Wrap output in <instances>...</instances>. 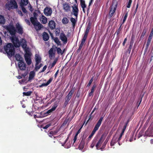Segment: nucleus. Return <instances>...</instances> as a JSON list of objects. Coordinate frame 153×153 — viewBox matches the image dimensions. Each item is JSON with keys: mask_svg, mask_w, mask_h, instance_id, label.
<instances>
[{"mask_svg": "<svg viewBox=\"0 0 153 153\" xmlns=\"http://www.w3.org/2000/svg\"><path fill=\"white\" fill-rule=\"evenodd\" d=\"M15 46L11 43H8L4 46V49L8 57H11L15 53Z\"/></svg>", "mask_w": 153, "mask_h": 153, "instance_id": "1", "label": "nucleus"}, {"mask_svg": "<svg viewBox=\"0 0 153 153\" xmlns=\"http://www.w3.org/2000/svg\"><path fill=\"white\" fill-rule=\"evenodd\" d=\"M103 119V117H101L98 121L97 122V124L95 125L93 130L92 131L91 134L88 137V139L90 140L93 136L95 133L96 132L98 129L99 127L100 126L102 122Z\"/></svg>", "mask_w": 153, "mask_h": 153, "instance_id": "2", "label": "nucleus"}, {"mask_svg": "<svg viewBox=\"0 0 153 153\" xmlns=\"http://www.w3.org/2000/svg\"><path fill=\"white\" fill-rule=\"evenodd\" d=\"M5 6L9 10L17 8L18 7L17 3L15 0H11L9 3L8 2L6 4Z\"/></svg>", "mask_w": 153, "mask_h": 153, "instance_id": "3", "label": "nucleus"}, {"mask_svg": "<svg viewBox=\"0 0 153 153\" xmlns=\"http://www.w3.org/2000/svg\"><path fill=\"white\" fill-rule=\"evenodd\" d=\"M10 39L13 44V45L16 48L19 47L21 45V42H20L19 39L15 36H12L10 37Z\"/></svg>", "mask_w": 153, "mask_h": 153, "instance_id": "4", "label": "nucleus"}, {"mask_svg": "<svg viewBox=\"0 0 153 153\" xmlns=\"http://www.w3.org/2000/svg\"><path fill=\"white\" fill-rule=\"evenodd\" d=\"M72 8L71 14H73L76 17V18L77 21L78 16L79 14V10L78 7V5L76 4H74L72 7Z\"/></svg>", "mask_w": 153, "mask_h": 153, "instance_id": "5", "label": "nucleus"}, {"mask_svg": "<svg viewBox=\"0 0 153 153\" xmlns=\"http://www.w3.org/2000/svg\"><path fill=\"white\" fill-rule=\"evenodd\" d=\"M117 5V3H116L115 4H113L112 6L110 7V10L109 13V17H110V18H111L113 16L116 10Z\"/></svg>", "mask_w": 153, "mask_h": 153, "instance_id": "6", "label": "nucleus"}, {"mask_svg": "<svg viewBox=\"0 0 153 153\" xmlns=\"http://www.w3.org/2000/svg\"><path fill=\"white\" fill-rule=\"evenodd\" d=\"M6 28L12 36H15L16 32V30L13 26H7Z\"/></svg>", "mask_w": 153, "mask_h": 153, "instance_id": "7", "label": "nucleus"}, {"mask_svg": "<svg viewBox=\"0 0 153 153\" xmlns=\"http://www.w3.org/2000/svg\"><path fill=\"white\" fill-rule=\"evenodd\" d=\"M25 58L26 62L28 65H30L32 61L30 58V55L29 53H26L25 55Z\"/></svg>", "mask_w": 153, "mask_h": 153, "instance_id": "8", "label": "nucleus"}, {"mask_svg": "<svg viewBox=\"0 0 153 153\" xmlns=\"http://www.w3.org/2000/svg\"><path fill=\"white\" fill-rule=\"evenodd\" d=\"M59 38L64 44H66L67 43L68 41L67 37L63 31L60 34Z\"/></svg>", "mask_w": 153, "mask_h": 153, "instance_id": "9", "label": "nucleus"}, {"mask_svg": "<svg viewBox=\"0 0 153 153\" xmlns=\"http://www.w3.org/2000/svg\"><path fill=\"white\" fill-rule=\"evenodd\" d=\"M144 136H147L149 137L153 136V129L149 127L145 132Z\"/></svg>", "mask_w": 153, "mask_h": 153, "instance_id": "10", "label": "nucleus"}, {"mask_svg": "<svg viewBox=\"0 0 153 153\" xmlns=\"http://www.w3.org/2000/svg\"><path fill=\"white\" fill-rule=\"evenodd\" d=\"M18 65L19 68L21 71H23L26 70V65L23 61L21 62H19Z\"/></svg>", "mask_w": 153, "mask_h": 153, "instance_id": "11", "label": "nucleus"}, {"mask_svg": "<svg viewBox=\"0 0 153 153\" xmlns=\"http://www.w3.org/2000/svg\"><path fill=\"white\" fill-rule=\"evenodd\" d=\"M44 12L46 16H50L51 14L52 10L51 8L47 7L44 9Z\"/></svg>", "mask_w": 153, "mask_h": 153, "instance_id": "12", "label": "nucleus"}, {"mask_svg": "<svg viewBox=\"0 0 153 153\" xmlns=\"http://www.w3.org/2000/svg\"><path fill=\"white\" fill-rule=\"evenodd\" d=\"M17 32L20 34H22L23 33V28L21 25L19 23H17L16 25Z\"/></svg>", "mask_w": 153, "mask_h": 153, "instance_id": "13", "label": "nucleus"}, {"mask_svg": "<svg viewBox=\"0 0 153 153\" xmlns=\"http://www.w3.org/2000/svg\"><path fill=\"white\" fill-rule=\"evenodd\" d=\"M63 9L65 12H68L70 11L71 7L70 4L67 2H65L63 4Z\"/></svg>", "mask_w": 153, "mask_h": 153, "instance_id": "14", "label": "nucleus"}, {"mask_svg": "<svg viewBox=\"0 0 153 153\" xmlns=\"http://www.w3.org/2000/svg\"><path fill=\"white\" fill-rule=\"evenodd\" d=\"M103 137L104 135H102L99 140H98L96 145V147L97 150L100 149L99 148L100 147L101 144L102 143L103 141Z\"/></svg>", "mask_w": 153, "mask_h": 153, "instance_id": "15", "label": "nucleus"}, {"mask_svg": "<svg viewBox=\"0 0 153 153\" xmlns=\"http://www.w3.org/2000/svg\"><path fill=\"white\" fill-rule=\"evenodd\" d=\"M34 26L35 29L37 31L39 30L42 28L43 27V26L38 22L36 23L35 25H34Z\"/></svg>", "mask_w": 153, "mask_h": 153, "instance_id": "16", "label": "nucleus"}, {"mask_svg": "<svg viewBox=\"0 0 153 153\" xmlns=\"http://www.w3.org/2000/svg\"><path fill=\"white\" fill-rule=\"evenodd\" d=\"M48 26L51 30H53L55 28L56 24L55 22L53 20L50 21L48 24Z\"/></svg>", "mask_w": 153, "mask_h": 153, "instance_id": "17", "label": "nucleus"}, {"mask_svg": "<svg viewBox=\"0 0 153 153\" xmlns=\"http://www.w3.org/2000/svg\"><path fill=\"white\" fill-rule=\"evenodd\" d=\"M53 111L51 109L48 110L47 111H44L43 113H42V112H41V113H42L41 114L43 115L42 117H45L48 115H50Z\"/></svg>", "mask_w": 153, "mask_h": 153, "instance_id": "18", "label": "nucleus"}, {"mask_svg": "<svg viewBox=\"0 0 153 153\" xmlns=\"http://www.w3.org/2000/svg\"><path fill=\"white\" fill-rule=\"evenodd\" d=\"M42 36L43 39L44 41H47L48 40L49 38V36L47 32H43L42 33Z\"/></svg>", "mask_w": 153, "mask_h": 153, "instance_id": "19", "label": "nucleus"}, {"mask_svg": "<svg viewBox=\"0 0 153 153\" xmlns=\"http://www.w3.org/2000/svg\"><path fill=\"white\" fill-rule=\"evenodd\" d=\"M49 56L51 59H52L53 57L55 56V53L53 51V50L52 48H51L48 51Z\"/></svg>", "mask_w": 153, "mask_h": 153, "instance_id": "20", "label": "nucleus"}, {"mask_svg": "<svg viewBox=\"0 0 153 153\" xmlns=\"http://www.w3.org/2000/svg\"><path fill=\"white\" fill-rule=\"evenodd\" d=\"M117 141H118L117 140V138L115 136L113 137L110 143V146H114V144L117 142Z\"/></svg>", "mask_w": 153, "mask_h": 153, "instance_id": "21", "label": "nucleus"}, {"mask_svg": "<svg viewBox=\"0 0 153 153\" xmlns=\"http://www.w3.org/2000/svg\"><path fill=\"white\" fill-rule=\"evenodd\" d=\"M58 131L57 130L51 131L48 133V135L50 137H52V136L56 135Z\"/></svg>", "mask_w": 153, "mask_h": 153, "instance_id": "22", "label": "nucleus"}, {"mask_svg": "<svg viewBox=\"0 0 153 153\" xmlns=\"http://www.w3.org/2000/svg\"><path fill=\"white\" fill-rule=\"evenodd\" d=\"M35 76V72L34 71L30 72L28 78V81H30L34 78Z\"/></svg>", "mask_w": 153, "mask_h": 153, "instance_id": "23", "label": "nucleus"}, {"mask_svg": "<svg viewBox=\"0 0 153 153\" xmlns=\"http://www.w3.org/2000/svg\"><path fill=\"white\" fill-rule=\"evenodd\" d=\"M74 90H73L72 89H71L67 95L66 96V98L70 100L72 95L74 94Z\"/></svg>", "mask_w": 153, "mask_h": 153, "instance_id": "24", "label": "nucleus"}, {"mask_svg": "<svg viewBox=\"0 0 153 153\" xmlns=\"http://www.w3.org/2000/svg\"><path fill=\"white\" fill-rule=\"evenodd\" d=\"M30 21L33 25H35L36 23H37L38 21L37 20V18L36 17H31L30 18Z\"/></svg>", "mask_w": 153, "mask_h": 153, "instance_id": "25", "label": "nucleus"}, {"mask_svg": "<svg viewBox=\"0 0 153 153\" xmlns=\"http://www.w3.org/2000/svg\"><path fill=\"white\" fill-rule=\"evenodd\" d=\"M35 57L36 65H38L41 62V58L39 56V55L37 54H36L35 55Z\"/></svg>", "mask_w": 153, "mask_h": 153, "instance_id": "26", "label": "nucleus"}, {"mask_svg": "<svg viewBox=\"0 0 153 153\" xmlns=\"http://www.w3.org/2000/svg\"><path fill=\"white\" fill-rule=\"evenodd\" d=\"M109 140V138L107 137L106 139V140L104 141L103 143L102 146L101 148H100V149H101V150L102 151L103 149H104L106 146V144L108 142Z\"/></svg>", "mask_w": 153, "mask_h": 153, "instance_id": "27", "label": "nucleus"}, {"mask_svg": "<svg viewBox=\"0 0 153 153\" xmlns=\"http://www.w3.org/2000/svg\"><path fill=\"white\" fill-rule=\"evenodd\" d=\"M85 143V142L84 140H83V139H82L79 145V148L80 149H82L84 148Z\"/></svg>", "mask_w": 153, "mask_h": 153, "instance_id": "28", "label": "nucleus"}, {"mask_svg": "<svg viewBox=\"0 0 153 153\" xmlns=\"http://www.w3.org/2000/svg\"><path fill=\"white\" fill-rule=\"evenodd\" d=\"M15 58L16 60L19 62H21L23 60V58L21 57V55L19 54H16L15 55Z\"/></svg>", "mask_w": 153, "mask_h": 153, "instance_id": "29", "label": "nucleus"}, {"mask_svg": "<svg viewBox=\"0 0 153 153\" xmlns=\"http://www.w3.org/2000/svg\"><path fill=\"white\" fill-rule=\"evenodd\" d=\"M147 30V29L146 28V27H144L143 32L142 33L140 37V40L142 39H143V37L144 36L145 34H146V31Z\"/></svg>", "mask_w": 153, "mask_h": 153, "instance_id": "30", "label": "nucleus"}, {"mask_svg": "<svg viewBox=\"0 0 153 153\" xmlns=\"http://www.w3.org/2000/svg\"><path fill=\"white\" fill-rule=\"evenodd\" d=\"M41 21L42 23L43 24H45L47 22V20L46 18L43 15H42L41 17Z\"/></svg>", "mask_w": 153, "mask_h": 153, "instance_id": "31", "label": "nucleus"}, {"mask_svg": "<svg viewBox=\"0 0 153 153\" xmlns=\"http://www.w3.org/2000/svg\"><path fill=\"white\" fill-rule=\"evenodd\" d=\"M28 0H21V2L20 3L21 6H24L26 5L28 3Z\"/></svg>", "mask_w": 153, "mask_h": 153, "instance_id": "32", "label": "nucleus"}, {"mask_svg": "<svg viewBox=\"0 0 153 153\" xmlns=\"http://www.w3.org/2000/svg\"><path fill=\"white\" fill-rule=\"evenodd\" d=\"M5 20L4 16L0 15V24H3L5 23Z\"/></svg>", "mask_w": 153, "mask_h": 153, "instance_id": "33", "label": "nucleus"}, {"mask_svg": "<svg viewBox=\"0 0 153 153\" xmlns=\"http://www.w3.org/2000/svg\"><path fill=\"white\" fill-rule=\"evenodd\" d=\"M58 106V103L57 102H55L54 103L53 105L52 106L51 109L53 111L55 110L56 108Z\"/></svg>", "mask_w": 153, "mask_h": 153, "instance_id": "34", "label": "nucleus"}, {"mask_svg": "<svg viewBox=\"0 0 153 153\" xmlns=\"http://www.w3.org/2000/svg\"><path fill=\"white\" fill-rule=\"evenodd\" d=\"M62 22L63 24H66L69 22V20L66 17H64L62 20Z\"/></svg>", "mask_w": 153, "mask_h": 153, "instance_id": "35", "label": "nucleus"}, {"mask_svg": "<svg viewBox=\"0 0 153 153\" xmlns=\"http://www.w3.org/2000/svg\"><path fill=\"white\" fill-rule=\"evenodd\" d=\"M122 28L119 27V28L116 30L115 33H117V36H119L120 34L122 33Z\"/></svg>", "mask_w": 153, "mask_h": 153, "instance_id": "36", "label": "nucleus"}, {"mask_svg": "<svg viewBox=\"0 0 153 153\" xmlns=\"http://www.w3.org/2000/svg\"><path fill=\"white\" fill-rule=\"evenodd\" d=\"M90 29V28L89 27H87L86 28L85 33V34L83 37L87 38L88 34L89 33Z\"/></svg>", "mask_w": 153, "mask_h": 153, "instance_id": "37", "label": "nucleus"}, {"mask_svg": "<svg viewBox=\"0 0 153 153\" xmlns=\"http://www.w3.org/2000/svg\"><path fill=\"white\" fill-rule=\"evenodd\" d=\"M80 4L81 7L82 8H85L86 7V5L85 4L84 1L81 0L80 1Z\"/></svg>", "mask_w": 153, "mask_h": 153, "instance_id": "38", "label": "nucleus"}, {"mask_svg": "<svg viewBox=\"0 0 153 153\" xmlns=\"http://www.w3.org/2000/svg\"><path fill=\"white\" fill-rule=\"evenodd\" d=\"M57 52L58 54L62 55L64 53V51H62L61 48H58L57 49Z\"/></svg>", "mask_w": 153, "mask_h": 153, "instance_id": "39", "label": "nucleus"}, {"mask_svg": "<svg viewBox=\"0 0 153 153\" xmlns=\"http://www.w3.org/2000/svg\"><path fill=\"white\" fill-rule=\"evenodd\" d=\"M70 20L73 26L75 25L76 23V20L75 19L72 17L71 18Z\"/></svg>", "mask_w": 153, "mask_h": 153, "instance_id": "40", "label": "nucleus"}, {"mask_svg": "<svg viewBox=\"0 0 153 153\" xmlns=\"http://www.w3.org/2000/svg\"><path fill=\"white\" fill-rule=\"evenodd\" d=\"M96 87L97 84L96 83H94L91 88V91L94 93L95 91V89Z\"/></svg>", "mask_w": 153, "mask_h": 153, "instance_id": "41", "label": "nucleus"}, {"mask_svg": "<svg viewBox=\"0 0 153 153\" xmlns=\"http://www.w3.org/2000/svg\"><path fill=\"white\" fill-rule=\"evenodd\" d=\"M57 60H58L57 58H56L54 59V61H53V63H52V64L51 65V68H52L53 67L55 66V65L56 64Z\"/></svg>", "mask_w": 153, "mask_h": 153, "instance_id": "42", "label": "nucleus"}, {"mask_svg": "<svg viewBox=\"0 0 153 153\" xmlns=\"http://www.w3.org/2000/svg\"><path fill=\"white\" fill-rule=\"evenodd\" d=\"M128 16V12H127L126 13H125V15L124 16L123 19V23H124V22L126 21V18Z\"/></svg>", "mask_w": 153, "mask_h": 153, "instance_id": "43", "label": "nucleus"}, {"mask_svg": "<svg viewBox=\"0 0 153 153\" xmlns=\"http://www.w3.org/2000/svg\"><path fill=\"white\" fill-rule=\"evenodd\" d=\"M54 40L55 42L58 45H60V42L57 37L55 38Z\"/></svg>", "mask_w": 153, "mask_h": 153, "instance_id": "44", "label": "nucleus"}, {"mask_svg": "<svg viewBox=\"0 0 153 153\" xmlns=\"http://www.w3.org/2000/svg\"><path fill=\"white\" fill-rule=\"evenodd\" d=\"M23 94V95L24 96H29L31 94V92L29 91H27L26 92H24Z\"/></svg>", "mask_w": 153, "mask_h": 153, "instance_id": "45", "label": "nucleus"}, {"mask_svg": "<svg viewBox=\"0 0 153 153\" xmlns=\"http://www.w3.org/2000/svg\"><path fill=\"white\" fill-rule=\"evenodd\" d=\"M94 77L93 76L91 79L89 81V82H88V83L87 85V87H89L91 85V84H92V82L93 81L94 79H93Z\"/></svg>", "mask_w": 153, "mask_h": 153, "instance_id": "46", "label": "nucleus"}, {"mask_svg": "<svg viewBox=\"0 0 153 153\" xmlns=\"http://www.w3.org/2000/svg\"><path fill=\"white\" fill-rule=\"evenodd\" d=\"M55 33L56 36H59L60 33V30L59 28H57L55 30Z\"/></svg>", "mask_w": 153, "mask_h": 153, "instance_id": "47", "label": "nucleus"}, {"mask_svg": "<svg viewBox=\"0 0 153 153\" xmlns=\"http://www.w3.org/2000/svg\"><path fill=\"white\" fill-rule=\"evenodd\" d=\"M134 135V132H132L131 134V137L129 139V141L130 142H132L133 141V138Z\"/></svg>", "mask_w": 153, "mask_h": 153, "instance_id": "48", "label": "nucleus"}, {"mask_svg": "<svg viewBox=\"0 0 153 153\" xmlns=\"http://www.w3.org/2000/svg\"><path fill=\"white\" fill-rule=\"evenodd\" d=\"M86 38H87L83 37L82 39L81 42L80 44H82H82L83 45L85 43V42Z\"/></svg>", "mask_w": 153, "mask_h": 153, "instance_id": "49", "label": "nucleus"}, {"mask_svg": "<svg viewBox=\"0 0 153 153\" xmlns=\"http://www.w3.org/2000/svg\"><path fill=\"white\" fill-rule=\"evenodd\" d=\"M96 142L97 141L96 140H94L93 141L92 143L91 144L90 146V147L91 148H92L94 147L96 144Z\"/></svg>", "mask_w": 153, "mask_h": 153, "instance_id": "50", "label": "nucleus"}, {"mask_svg": "<svg viewBox=\"0 0 153 153\" xmlns=\"http://www.w3.org/2000/svg\"><path fill=\"white\" fill-rule=\"evenodd\" d=\"M132 0H129L128 4L127 5V7L128 8H129L130 7L131 4L132 3Z\"/></svg>", "mask_w": 153, "mask_h": 153, "instance_id": "51", "label": "nucleus"}, {"mask_svg": "<svg viewBox=\"0 0 153 153\" xmlns=\"http://www.w3.org/2000/svg\"><path fill=\"white\" fill-rule=\"evenodd\" d=\"M143 131H140L139 132L138 136V138H140V137H142L143 135Z\"/></svg>", "mask_w": 153, "mask_h": 153, "instance_id": "52", "label": "nucleus"}, {"mask_svg": "<svg viewBox=\"0 0 153 153\" xmlns=\"http://www.w3.org/2000/svg\"><path fill=\"white\" fill-rule=\"evenodd\" d=\"M83 46V45L82 44V45L81 44H80L78 49L77 50V53H79L80 52Z\"/></svg>", "mask_w": 153, "mask_h": 153, "instance_id": "53", "label": "nucleus"}, {"mask_svg": "<svg viewBox=\"0 0 153 153\" xmlns=\"http://www.w3.org/2000/svg\"><path fill=\"white\" fill-rule=\"evenodd\" d=\"M22 12L24 13H27V11L26 9L24 7V6H21Z\"/></svg>", "mask_w": 153, "mask_h": 153, "instance_id": "54", "label": "nucleus"}, {"mask_svg": "<svg viewBox=\"0 0 153 153\" xmlns=\"http://www.w3.org/2000/svg\"><path fill=\"white\" fill-rule=\"evenodd\" d=\"M51 126V124L50 123H48L45 126L43 127V128L44 129H46Z\"/></svg>", "mask_w": 153, "mask_h": 153, "instance_id": "55", "label": "nucleus"}, {"mask_svg": "<svg viewBox=\"0 0 153 153\" xmlns=\"http://www.w3.org/2000/svg\"><path fill=\"white\" fill-rule=\"evenodd\" d=\"M135 36L134 34H132L130 42H134Z\"/></svg>", "mask_w": 153, "mask_h": 153, "instance_id": "56", "label": "nucleus"}, {"mask_svg": "<svg viewBox=\"0 0 153 153\" xmlns=\"http://www.w3.org/2000/svg\"><path fill=\"white\" fill-rule=\"evenodd\" d=\"M57 47L56 45H53L52 47V48H52L53 50V51H55L56 50H57Z\"/></svg>", "mask_w": 153, "mask_h": 153, "instance_id": "57", "label": "nucleus"}, {"mask_svg": "<svg viewBox=\"0 0 153 153\" xmlns=\"http://www.w3.org/2000/svg\"><path fill=\"white\" fill-rule=\"evenodd\" d=\"M52 81V78H50L46 83L47 85H48Z\"/></svg>", "mask_w": 153, "mask_h": 153, "instance_id": "58", "label": "nucleus"}, {"mask_svg": "<svg viewBox=\"0 0 153 153\" xmlns=\"http://www.w3.org/2000/svg\"><path fill=\"white\" fill-rule=\"evenodd\" d=\"M48 86L46 83H43L42 85H39V87L40 88L42 87L43 86Z\"/></svg>", "mask_w": 153, "mask_h": 153, "instance_id": "59", "label": "nucleus"}, {"mask_svg": "<svg viewBox=\"0 0 153 153\" xmlns=\"http://www.w3.org/2000/svg\"><path fill=\"white\" fill-rule=\"evenodd\" d=\"M47 68V66L46 65H45V66H44L42 69V70L41 71V72H44L46 69Z\"/></svg>", "mask_w": 153, "mask_h": 153, "instance_id": "60", "label": "nucleus"}, {"mask_svg": "<svg viewBox=\"0 0 153 153\" xmlns=\"http://www.w3.org/2000/svg\"><path fill=\"white\" fill-rule=\"evenodd\" d=\"M25 22H26V23L28 25H30V21L29 20H28L27 19H25Z\"/></svg>", "mask_w": 153, "mask_h": 153, "instance_id": "61", "label": "nucleus"}, {"mask_svg": "<svg viewBox=\"0 0 153 153\" xmlns=\"http://www.w3.org/2000/svg\"><path fill=\"white\" fill-rule=\"evenodd\" d=\"M127 40V38H125L124 40V41L122 45L123 46H124L125 44V43Z\"/></svg>", "mask_w": 153, "mask_h": 153, "instance_id": "62", "label": "nucleus"}, {"mask_svg": "<svg viewBox=\"0 0 153 153\" xmlns=\"http://www.w3.org/2000/svg\"><path fill=\"white\" fill-rule=\"evenodd\" d=\"M82 126H83V125L78 130V131L77 132H76V134H75L76 135H77V136L78 135V134H79L80 133V132L81 131L80 130L81 129V128H82Z\"/></svg>", "mask_w": 153, "mask_h": 153, "instance_id": "63", "label": "nucleus"}, {"mask_svg": "<svg viewBox=\"0 0 153 153\" xmlns=\"http://www.w3.org/2000/svg\"><path fill=\"white\" fill-rule=\"evenodd\" d=\"M68 102H69L65 100V102L64 105V106H65V107H66V106L68 104Z\"/></svg>", "mask_w": 153, "mask_h": 153, "instance_id": "64", "label": "nucleus"}]
</instances>
